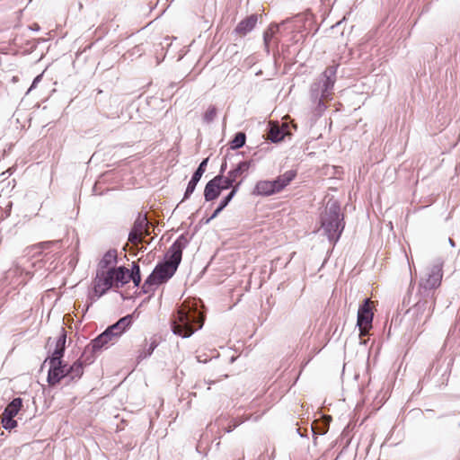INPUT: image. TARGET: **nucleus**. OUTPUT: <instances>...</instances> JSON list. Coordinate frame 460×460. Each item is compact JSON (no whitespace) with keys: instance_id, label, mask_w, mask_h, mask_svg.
<instances>
[{"instance_id":"1","label":"nucleus","mask_w":460,"mask_h":460,"mask_svg":"<svg viewBox=\"0 0 460 460\" xmlns=\"http://www.w3.org/2000/svg\"><path fill=\"white\" fill-rule=\"evenodd\" d=\"M189 243L188 236L185 234H181L169 248L166 255L168 259L155 265L149 276L156 286L166 283L175 274L182 259V251Z\"/></svg>"},{"instance_id":"2","label":"nucleus","mask_w":460,"mask_h":460,"mask_svg":"<svg viewBox=\"0 0 460 460\" xmlns=\"http://www.w3.org/2000/svg\"><path fill=\"white\" fill-rule=\"evenodd\" d=\"M204 323V316L197 306L182 305L172 320L171 329L174 335L182 338L190 337L196 331L200 330Z\"/></svg>"},{"instance_id":"3","label":"nucleus","mask_w":460,"mask_h":460,"mask_svg":"<svg viewBox=\"0 0 460 460\" xmlns=\"http://www.w3.org/2000/svg\"><path fill=\"white\" fill-rule=\"evenodd\" d=\"M339 65H332L320 75L310 87V98L316 104V111L319 114L326 110L323 100L332 96L336 82V75Z\"/></svg>"},{"instance_id":"4","label":"nucleus","mask_w":460,"mask_h":460,"mask_svg":"<svg viewBox=\"0 0 460 460\" xmlns=\"http://www.w3.org/2000/svg\"><path fill=\"white\" fill-rule=\"evenodd\" d=\"M321 227L332 243H337L344 227V216L341 212V205L337 200L330 199L321 216Z\"/></svg>"},{"instance_id":"5","label":"nucleus","mask_w":460,"mask_h":460,"mask_svg":"<svg viewBox=\"0 0 460 460\" xmlns=\"http://www.w3.org/2000/svg\"><path fill=\"white\" fill-rule=\"evenodd\" d=\"M443 262L438 261L432 267H430L424 277L420 279L419 285V292L421 296H433V290L438 288L442 280Z\"/></svg>"},{"instance_id":"6","label":"nucleus","mask_w":460,"mask_h":460,"mask_svg":"<svg viewBox=\"0 0 460 460\" xmlns=\"http://www.w3.org/2000/svg\"><path fill=\"white\" fill-rule=\"evenodd\" d=\"M435 306V300L433 296H422L411 309L408 314L415 317V321L419 324H424L431 316Z\"/></svg>"},{"instance_id":"7","label":"nucleus","mask_w":460,"mask_h":460,"mask_svg":"<svg viewBox=\"0 0 460 460\" xmlns=\"http://www.w3.org/2000/svg\"><path fill=\"white\" fill-rule=\"evenodd\" d=\"M374 314L370 306L369 298L364 299L358 310L357 326L359 329V336H366L372 328Z\"/></svg>"},{"instance_id":"8","label":"nucleus","mask_w":460,"mask_h":460,"mask_svg":"<svg viewBox=\"0 0 460 460\" xmlns=\"http://www.w3.org/2000/svg\"><path fill=\"white\" fill-rule=\"evenodd\" d=\"M113 286L112 277L109 270L107 271H96V277L93 279V294L91 296L92 301L98 300Z\"/></svg>"},{"instance_id":"9","label":"nucleus","mask_w":460,"mask_h":460,"mask_svg":"<svg viewBox=\"0 0 460 460\" xmlns=\"http://www.w3.org/2000/svg\"><path fill=\"white\" fill-rule=\"evenodd\" d=\"M110 342L111 341L106 339V334H99L84 348L83 357L85 358V361H89V363L93 362L94 354L106 348Z\"/></svg>"},{"instance_id":"10","label":"nucleus","mask_w":460,"mask_h":460,"mask_svg":"<svg viewBox=\"0 0 460 460\" xmlns=\"http://www.w3.org/2000/svg\"><path fill=\"white\" fill-rule=\"evenodd\" d=\"M222 179L223 175L217 174L208 181L204 189V199L206 201H212L219 197L222 191L220 189Z\"/></svg>"},{"instance_id":"11","label":"nucleus","mask_w":460,"mask_h":460,"mask_svg":"<svg viewBox=\"0 0 460 460\" xmlns=\"http://www.w3.org/2000/svg\"><path fill=\"white\" fill-rule=\"evenodd\" d=\"M49 367L47 381L49 385H55L66 378V364H49Z\"/></svg>"},{"instance_id":"12","label":"nucleus","mask_w":460,"mask_h":460,"mask_svg":"<svg viewBox=\"0 0 460 460\" xmlns=\"http://www.w3.org/2000/svg\"><path fill=\"white\" fill-rule=\"evenodd\" d=\"M90 364L89 361H85V358L81 356L79 359L75 361L71 366L66 364V378L69 381H75L81 378L84 374V366Z\"/></svg>"},{"instance_id":"13","label":"nucleus","mask_w":460,"mask_h":460,"mask_svg":"<svg viewBox=\"0 0 460 460\" xmlns=\"http://www.w3.org/2000/svg\"><path fill=\"white\" fill-rule=\"evenodd\" d=\"M278 193L273 181L261 180L256 182L252 194L253 196L269 197Z\"/></svg>"},{"instance_id":"14","label":"nucleus","mask_w":460,"mask_h":460,"mask_svg":"<svg viewBox=\"0 0 460 460\" xmlns=\"http://www.w3.org/2000/svg\"><path fill=\"white\" fill-rule=\"evenodd\" d=\"M111 276L112 277L113 283L115 282V286L117 288L122 287L128 283V273L129 270L124 267H113L108 269Z\"/></svg>"},{"instance_id":"15","label":"nucleus","mask_w":460,"mask_h":460,"mask_svg":"<svg viewBox=\"0 0 460 460\" xmlns=\"http://www.w3.org/2000/svg\"><path fill=\"white\" fill-rule=\"evenodd\" d=\"M258 21L257 14H252L242 20L235 27L234 32L240 35H246L251 32L256 26Z\"/></svg>"},{"instance_id":"16","label":"nucleus","mask_w":460,"mask_h":460,"mask_svg":"<svg viewBox=\"0 0 460 460\" xmlns=\"http://www.w3.org/2000/svg\"><path fill=\"white\" fill-rule=\"evenodd\" d=\"M296 172L289 170L273 180L278 193L283 190L296 178Z\"/></svg>"},{"instance_id":"17","label":"nucleus","mask_w":460,"mask_h":460,"mask_svg":"<svg viewBox=\"0 0 460 460\" xmlns=\"http://www.w3.org/2000/svg\"><path fill=\"white\" fill-rule=\"evenodd\" d=\"M133 323V315L127 314L121 317L115 323L110 325V327L115 332L119 337H120L127 329H128Z\"/></svg>"},{"instance_id":"18","label":"nucleus","mask_w":460,"mask_h":460,"mask_svg":"<svg viewBox=\"0 0 460 460\" xmlns=\"http://www.w3.org/2000/svg\"><path fill=\"white\" fill-rule=\"evenodd\" d=\"M252 161H242L236 164V166L230 170L227 173L237 181V178L243 176L245 178L247 172L252 166Z\"/></svg>"},{"instance_id":"19","label":"nucleus","mask_w":460,"mask_h":460,"mask_svg":"<svg viewBox=\"0 0 460 460\" xmlns=\"http://www.w3.org/2000/svg\"><path fill=\"white\" fill-rule=\"evenodd\" d=\"M117 263V251L109 250L104 253L102 260L98 263L97 270L107 271L106 270L112 264Z\"/></svg>"},{"instance_id":"20","label":"nucleus","mask_w":460,"mask_h":460,"mask_svg":"<svg viewBox=\"0 0 460 460\" xmlns=\"http://www.w3.org/2000/svg\"><path fill=\"white\" fill-rule=\"evenodd\" d=\"M22 406V399L20 397L13 398L4 408L2 417L14 418Z\"/></svg>"},{"instance_id":"21","label":"nucleus","mask_w":460,"mask_h":460,"mask_svg":"<svg viewBox=\"0 0 460 460\" xmlns=\"http://www.w3.org/2000/svg\"><path fill=\"white\" fill-rule=\"evenodd\" d=\"M132 230L136 233L149 234L148 220L146 216L138 215L134 222Z\"/></svg>"},{"instance_id":"22","label":"nucleus","mask_w":460,"mask_h":460,"mask_svg":"<svg viewBox=\"0 0 460 460\" xmlns=\"http://www.w3.org/2000/svg\"><path fill=\"white\" fill-rule=\"evenodd\" d=\"M314 441L316 443L317 435H324L329 429V420H314L311 426Z\"/></svg>"},{"instance_id":"23","label":"nucleus","mask_w":460,"mask_h":460,"mask_svg":"<svg viewBox=\"0 0 460 460\" xmlns=\"http://www.w3.org/2000/svg\"><path fill=\"white\" fill-rule=\"evenodd\" d=\"M157 346L158 342L156 340H152L148 345L146 344V346L138 351L137 357V361H142L143 359L150 357Z\"/></svg>"},{"instance_id":"24","label":"nucleus","mask_w":460,"mask_h":460,"mask_svg":"<svg viewBox=\"0 0 460 460\" xmlns=\"http://www.w3.org/2000/svg\"><path fill=\"white\" fill-rule=\"evenodd\" d=\"M132 280L135 287H139L141 283L140 267L137 262L132 263L131 270L128 273V281Z\"/></svg>"},{"instance_id":"25","label":"nucleus","mask_w":460,"mask_h":460,"mask_svg":"<svg viewBox=\"0 0 460 460\" xmlns=\"http://www.w3.org/2000/svg\"><path fill=\"white\" fill-rule=\"evenodd\" d=\"M65 349L56 347L51 356L48 357L44 363L48 364H61L63 363L62 358L64 356Z\"/></svg>"},{"instance_id":"26","label":"nucleus","mask_w":460,"mask_h":460,"mask_svg":"<svg viewBox=\"0 0 460 460\" xmlns=\"http://www.w3.org/2000/svg\"><path fill=\"white\" fill-rule=\"evenodd\" d=\"M285 133L278 126L271 127L268 132V138L273 142L278 143L284 138Z\"/></svg>"},{"instance_id":"27","label":"nucleus","mask_w":460,"mask_h":460,"mask_svg":"<svg viewBox=\"0 0 460 460\" xmlns=\"http://www.w3.org/2000/svg\"><path fill=\"white\" fill-rule=\"evenodd\" d=\"M246 142V135L244 132H237L230 142V148L236 150L243 147Z\"/></svg>"},{"instance_id":"28","label":"nucleus","mask_w":460,"mask_h":460,"mask_svg":"<svg viewBox=\"0 0 460 460\" xmlns=\"http://www.w3.org/2000/svg\"><path fill=\"white\" fill-rule=\"evenodd\" d=\"M279 26H280V24L272 23L270 25L268 30L264 32L263 40H264V44L267 48L269 47L271 38L274 36L275 33H277L279 31Z\"/></svg>"},{"instance_id":"29","label":"nucleus","mask_w":460,"mask_h":460,"mask_svg":"<svg viewBox=\"0 0 460 460\" xmlns=\"http://www.w3.org/2000/svg\"><path fill=\"white\" fill-rule=\"evenodd\" d=\"M241 184H242V181H239L238 184L234 188H233V190L220 201V203L218 204L219 208L224 209L225 208L227 207V205L230 203V201L233 199V198L237 193Z\"/></svg>"},{"instance_id":"30","label":"nucleus","mask_w":460,"mask_h":460,"mask_svg":"<svg viewBox=\"0 0 460 460\" xmlns=\"http://www.w3.org/2000/svg\"><path fill=\"white\" fill-rule=\"evenodd\" d=\"M237 184L238 181H236L227 173L226 176L223 175V179L220 183V189L222 191L229 189L232 190L233 188H234Z\"/></svg>"},{"instance_id":"31","label":"nucleus","mask_w":460,"mask_h":460,"mask_svg":"<svg viewBox=\"0 0 460 460\" xmlns=\"http://www.w3.org/2000/svg\"><path fill=\"white\" fill-rule=\"evenodd\" d=\"M154 287H157L156 283L154 281L153 279H151L150 276H148L141 287V292L144 294H154L155 289Z\"/></svg>"},{"instance_id":"32","label":"nucleus","mask_w":460,"mask_h":460,"mask_svg":"<svg viewBox=\"0 0 460 460\" xmlns=\"http://www.w3.org/2000/svg\"><path fill=\"white\" fill-rule=\"evenodd\" d=\"M217 116V108L210 105L203 115V121L207 124L211 123Z\"/></svg>"},{"instance_id":"33","label":"nucleus","mask_w":460,"mask_h":460,"mask_svg":"<svg viewBox=\"0 0 460 460\" xmlns=\"http://www.w3.org/2000/svg\"><path fill=\"white\" fill-rule=\"evenodd\" d=\"M2 425L3 428L6 430H12L13 429L17 427V420H15L13 418L10 417H2Z\"/></svg>"},{"instance_id":"34","label":"nucleus","mask_w":460,"mask_h":460,"mask_svg":"<svg viewBox=\"0 0 460 460\" xmlns=\"http://www.w3.org/2000/svg\"><path fill=\"white\" fill-rule=\"evenodd\" d=\"M197 184L198 183L195 182L194 181H189V183L187 185V188L185 190V192H184V196H183L182 201L188 199L190 197V195L194 192Z\"/></svg>"},{"instance_id":"35","label":"nucleus","mask_w":460,"mask_h":460,"mask_svg":"<svg viewBox=\"0 0 460 460\" xmlns=\"http://www.w3.org/2000/svg\"><path fill=\"white\" fill-rule=\"evenodd\" d=\"M101 334H106V339H108V341H111V343H113L114 341L119 338L118 334L115 332H113V330L110 326Z\"/></svg>"},{"instance_id":"36","label":"nucleus","mask_w":460,"mask_h":460,"mask_svg":"<svg viewBox=\"0 0 460 460\" xmlns=\"http://www.w3.org/2000/svg\"><path fill=\"white\" fill-rule=\"evenodd\" d=\"M141 234L138 233L134 232L132 229L130 230L128 234V242L131 243H137L141 242Z\"/></svg>"},{"instance_id":"37","label":"nucleus","mask_w":460,"mask_h":460,"mask_svg":"<svg viewBox=\"0 0 460 460\" xmlns=\"http://www.w3.org/2000/svg\"><path fill=\"white\" fill-rule=\"evenodd\" d=\"M66 335L65 331L63 330V333L59 336L57 341L56 347L65 349Z\"/></svg>"},{"instance_id":"38","label":"nucleus","mask_w":460,"mask_h":460,"mask_svg":"<svg viewBox=\"0 0 460 460\" xmlns=\"http://www.w3.org/2000/svg\"><path fill=\"white\" fill-rule=\"evenodd\" d=\"M208 158H205L201 161V163L199 164L197 171H200L202 174H204L207 165H208Z\"/></svg>"},{"instance_id":"39","label":"nucleus","mask_w":460,"mask_h":460,"mask_svg":"<svg viewBox=\"0 0 460 460\" xmlns=\"http://www.w3.org/2000/svg\"><path fill=\"white\" fill-rule=\"evenodd\" d=\"M41 77H42V75H39L33 79L32 84H31V87L29 88L27 93H29L32 89H34L37 86V84L40 82Z\"/></svg>"},{"instance_id":"40","label":"nucleus","mask_w":460,"mask_h":460,"mask_svg":"<svg viewBox=\"0 0 460 460\" xmlns=\"http://www.w3.org/2000/svg\"><path fill=\"white\" fill-rule=\"evenodd\" d=\"M223 209L222 208H219V207L217 206V208L215 209V211L213 212V214L205 220V224H208L212 219H214L215 217H217V215L222 211Z\"/></svg>"},{"instance_id":"41","label":"nucleus","mask_w":460,"mask_h":460,"mask_svg":"<svg viewBox=\"0 0 460 460\" xmlns=\"http://www.w3.org/2000/svg\"><path fill=\"white\" fill-rule=\"evenodd\" d=\"M202 175H203V174L200 172V171H197V170H196V171L193 172V174H192V176H191L190 181H194L195 182H197V183H198V182L199 181V180L201 179Z\"/></svg>"},{"instance_id":"42","label":"nucleus","mask_w":460,"mask_h":460,"mask_svg":"<svg viewBox=\"0 0 460 460\" xmlns=\"http://www.w3.org/2000/svg\"><path fill=\"white\" fill-rule=\"evenodd\" d=\"M226 166H227L226 162H224V163L221 164L219 174H222V175H223L224 172H225V171H226Z\"/></svg>"},{"instance_id":"43","label":"nucleus","mask_w":460,"mask_h":460,"mask_svg":"<svg viewBox=\"0 0 460 460\" xmlns=\"http://www.w3.org/2000/svg\"><path fill=\"white\" fill-rule=\"evenodd\" d=\"M31 30L32 31H40V27L38 23H33L31 27H30Z\"/></svg>"},{"instance_id":"44","label":"nucleus","mask_w":460,"mask_h":460,"mask_svg":"<svg viewBox=\"0 0 460 460\" xmlns=\"http://www.w3.org/2000/svg\"><path fill=\"white\" fill-rule=\"evenodd\" d=\"M448 243H449V244H450L452 247H455V246H456V243H455V242H454V240H453V239L449 238V239H448Z\"/></svg>"},{"instance_id":"45","label":"nucleus","mask_w":460,"mask_h":460,"mask_svg":"<svg viewBox=\"0 0 460 460\" xmlns=\"http://www.w3.org/2000/svg\"><path fill=\"white\" fill-rule=\"evenodd\" d=\"M296 433H297L300 437H305V435H304L303 433H301L300 429H296Z\"/></svg>"},{"instance_id":"46","label":"nucleus","mask_w":460,"mask_h":460,"mask_svg":"<svg viewBox=\"0 0 460 460\" xmlns=\"http://www.w3.org/2000/svg\"><path fill=\"white\" fill-rule=\"evenodd\" d=\"M206 383H207L208 385H211L215 384V381L208 380V381H206Z\"/></svg>"},{"instance_id":"47","label":"nucleus","mask_w":460,"mask_h":460,"mask_svg":"<svg viewBox=\"0 0 460 460\" xmlns=\"http://www.w3.org/2000/svg\"><path fill=\"white\" fill-rule=\"evenodd\" d=\"M236 427V425H234L233 427H230L228 429H227V432H231L234 428Z\"/></svg>"},{"instance_id":"48","label":"nucleus","mask_w":460,"mask_h":460,"mask_svg":"<svg viewBox=\"0 0 460 460\" xmlns=\"http://www.w3.org/2000/svg\"><path fill=\"white\" fill-rule=\"evenodd\" d=\"M427 411L432 412L433 410L428 409Z\"/></svg>"},{"instance_id":"49","label":"nucleus","mask_w":460,"mask_h":460,"mask_svg":"<svg viewBox=\"0 0 460 460\" xmlns=\"http://www.w3.org/2000/svg\"><path fill=\"white\" fill-rule=\"evenodd\" d=\"M460 428V422L456 424Z\"/></svg>"}]
</instances>
